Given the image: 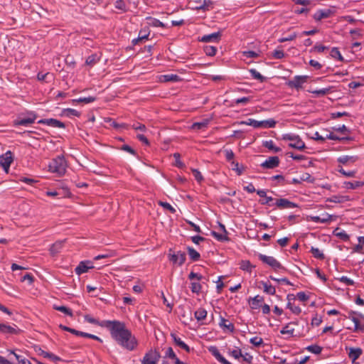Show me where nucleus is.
<instances>
[{"label": "nucleus", "instance_id": "39", "mask_svg": "<svg viewBox=\"0 0 364 364\" xmlns=\"http://www.w3.org/2000/svg\"><path fill=\"white\" fill-rule=\"evenodd\" d=\"M95 100H96V97H95L89 96L87 97H80L78 99H73L72 100V102L73 103L83 102V103H85V104H88V103L93 102Z\"/></svg>", "mask_w": 364, "mask_h": 364}, {"label": "nucleus", "instance_id": "33", "mask_svg": "<svg viewBox=\"0 0 364 364\" xmlns=\"http://www.w3.org/2000/svg\"><path fill=\"white\" fill-rule=\"evenodd\" d=\"M99 61H100V57L97 55V54L95 53V54H92V55H89L87 58V59L85 60V64L87 65H90V66H93Z\"/></svg>", "mask_w": 364, "mask_h": 364}, {"label": "nucleus", "instance_id": "11", "mask_svg": "<svg viewBox=\"0 0 364 364\" xmlns=\"http://www.w3.org/2000/svg\"><path fill=\"white\" fill-rule=\"evenodd\" d=\"M21 330L16 324L13 326L0 323V333L4 335H18Z\"/></svg>", "mask_w": 364, "mask_h": 364}, {"label": "nucleus", "instance_id": "26", "mask_svg": "<svg viewBox=\"0 0 364 364\" xmlns=\"http://www.w3.org/2000/svg\"><path fill=\"white\" fill-rule=\"evenodd\" d=\"M264 301V298L259 295H257L251 299L250 306L252 309H257L261 306L262 302Z\"/></svg>", "mask_w": 364, "mask_h": 364}, {"label": "nucleus", "instance_id": "12", "mask_svg": "<svg viewBox=\"0 0 364 364\" xmlns=\"http://www.w3.org/2000/svg\"><path fill=\"white\" fill-rule=\"evenodd\" d=\"M38 124H46L48 126L61 129H64L65 127V124L63 122L53 118L40 119L38 121Z\"/></svg>", "mask_w": 364, "mask_h": 364}, {"label": "nucleus", "instance_id": "5", "mask_svg": "<svg viewBox=\"0 0 364 364\" xmlns=\"http://www.w3.org/2000/svg\"><path fill=\"white\" fill-rule=\"evenodd\" d=\"M258 257L263 263L268 264L274 270H286V269L281 264V263L272 256H267L262 254H259Z\"/></svg>", "mask_w": 364, "mask_h": 364}, {"label": "nucleus", "instance_id": "4", "mask_svg": "<svg viewBox=\"0 0 364 364\" xmlns=\"http://www.w3.org/2000/svg\"><path fill=\"white\" fill-rule=\"evenodd\" d=\"M283 140L290 141L289 146L298 150L305 149V143L301 140L299 135L294 134H285L282 136Z\"/></svg>", "mask_w": 364, "mask_h": 364}, {"label": "nucleus", "instance_id": "18", "mask_svg": "<svg viewBox=\"0 0 364 364\" xmlns=\"http://www.w3.org/2000/svg\"><path fill=\"white\" fill-rule=\"evenodd\" d=\"M90 264V261L80 262L78 266L75 268V273L78 275H80L85 272H87L88 269L93 268Z\"/></svg>", "mask_w": 364, "mask_h": 364}, {"label": "nucleus", "instance_id": "21", "mask_svg": "<svg viewBox=\"0 0 364 364\" xmlns=\"http://www.w3.org/2000/svg\"><path fill=\"white\" fill-rule=\"evenodd\" d=\"M228 321L225 319L223 317H220L219 326L220 328H222L224 331L228 330L231 333H233L235 331V326L234 324L232 323H228Z\"/></svg>", "mask_w": 364, "mask_h": 364}, {"label": "nucleus", "instance_id": "9", "mask_svg": "<svg viewBox=\"0 0 364 364\" xmlns=\"http://www.w3.org/2000/svg\"><path fill=\"white\" fill-rule=\"evenodd\" d=\"M171 249L169 250L168 258L173 264H177L178 266L183 264L186 259V255L184 252L178 251L176 253H171Z\"/></svg>", "mask_w": 364, "mask_h": 364}, {"label": "nucleus", "instance_id": "2", "mask_svg": "<svg viewBox=\"0 0 364 364\" xmlns=\"http://www.w3.org/2000/svg\"><path fill=\"white\" fill-rule=\"evenodd\" d=\"M66 161L63 156H58L53 159L48 165L49 171L61 176L66 171Z\"/></svg>", "mask_w": 364, "mask_h": 364}, {"label": "nucleus", "instance_id": "35", "mask_svg": "<svg viewBox=\"0 0 364 364\" xmlns=\"http://www.w3.org/2000/svg\"><path fill=\"white\" fill-rule=\"evenodd\" d=\"M210 119H205L202 122H195L192 124V129H201L208 127Z\"/></svg>", "mask_w": 364, "mask_h": 364}, {"label": "nucleus", "instance_id": "3", "mask_svg": "<svg viewBox=\"0 0 364 364\" xmlns=\"http://www.w3.org/2000/svg\"><path fill=\"white\" fill-rule=\"evenodd\" d=\"M237 124H245L252 126L254 128H273L275 127L277 122L273 119H269L263 121H257L254 119H248L247 121L237 122Z\"/></svg>", "mask_w": 364, "mask_h": 364}, {"label": "nucleus", "instance_id": "60", "mask_svg": "<svg viewBox=\"0 0 364 364\" xmlns=\"http://www.w3.org/2000/svg\"><path fill=\"white\" fill-rule=\"evenodd\" d=\"M338 172L341 173L342 175L346 176V177H353L355 176L356 171H345L342 167L338 168Z\"/></svg>", "mask_w": 364, "mask_h": 364}, {"label": "nucleus", "instance_id": "29", "mask_svg": "<svg viewBox=\"0 0 364 364\" xmlns=\"http://www.w3.org/2000/svg\"><path fill=\"white\" fill-rule=\"evenodd\" d=\"M187 251H188L189 257L192 261L196 262L200 259V255L195 249H193L191 247H188Z\"/></svg>", "mask_w": 364, "mask_h": 364}, {"label": "nucleus", "instance_id": "24", "mask_svg": "<svg viewBox=\"0 0 364 364\" xmlns=\"http://www.w3.org/2000/svg\"><path fill=\"white\" fill-rule=\"evenodd\" d=\"M38 354L46 358H48L54 362L61 360V358L60 357L55 355V354H53L52 353L45 351V350H42L41 348H39Z\"/></svg>", "mask_w": 364, "mask_h": 364}, {"label": "nucleus", "instance_id": "42", "mask_svg": "<svg viewBox=\"0 0 364 364\" xmlns=\"http://www.w3.org/2000/svg\"><path fill=\"white\" fill-rule=\"evenodd\" d=\"M346 188L348 189H356L358 188L362 187L364 186V182L363 181H353V182H346L345 183Z\"/></svg>", "mask_w": 364, "mask_h": 364}, {"label": "nucleus", "instance_id": "44", "mask_svg": "<svg viewBox=\"0 0 364 364\" xmlns=\"http://www.w3.org/2000/svg\"><path fill=\"white\" fill-rule=\"evenodd\" d=\"M230 163H231L232 169L233 171H235L238 176H240L243 173L244 166H240L239 163L237 161H235L234 160L232 161Z\"/></svg>", "mask_w": 364, "mask_h": 364}, {"label": "nucleus", "instance_id": "57", "mask_svg": "<svg viewBox=\"0 0 364 364\" xmlns=\"http://www.w3.org/2000/svg\"><path fill=\"white\" fill-rule=\"evenodd\" d=\"M11 353L14 355L19 364H31L28 359L23 358L21 355L15 353L14 351L11 350Z\"/></svg>", "mask_w": 364, "mask_h": 364}, {"label": "nucleus", "instance_id": "58", "mask_svg": "<svg viewBox=\"0 0 364 364\" xmlns=\"http://www.w3.org/2000/svg\"><path fill=\"white\" fill-rule=\"evenodd\" d=\"M250 343L253 346L258 347L263 344V339L261 337L255 336L250 338Z\"/></svg>", "mask_w": 364, "mask_h": 364}, {"label": "nucleus", "instance_id": "28", "mask_svg": "<svg viewBox=\"0 0 364 364\" xmlns=\"http://www.w3.org/2000/svg\"><path fill=\"white\" fill-rule=\"evenodd\" d=\"M331 139V140H335V141H352L353 137L350 136H343L340 137L334 134L333 133H330L329 134L326 135V139Z\"/></svg>", "mask_w": 364, "mask_h": 364}, {"label": "nucleus", "instance_id": "32", "mask_svg": "<svg viewBox=\"0 0 364 364\" xmlns=\"http://www.w3.org/2000/svg\"><path fill=\"white\" fill-rule=\"evenodd\" d=\"M213 8V2L210 0H203V1L198 6H196L197 10L208 11Z\"/></svg>", "mask_w": 364, "mask_h": 364}, {"label": "nucleus", "instance_id": "46", "mask_svg": "<svg viewBox=\"0 0 364 364\" xmlns=\"http://www.w3.org/2000/svg\"><path fill=\"white\" fill-rule=\"evenodd\" d=\"M306 349L312 353L318 355L321 353L323 348L318 345H311L307 346Z\"/></svg>", "mask_w": 364, "mask_h": 364}, {"label": "nucleus", "instance_id": "59", "mask_svg": "<svg viewBox=\"0 0 364 364\" xmlns=\"http://www.w3.org/2000/svg\"><path fill=\"white\" fill-rule=\"evenodd\" d=\"M166 357H168L171 359H173L174 362L176 361L177 359H178L176 357V353H174L173 348L171 347H168L166 352Z\"/></svg>", "mask_w": 364, "mask_h": 364}, {"label": "nucleus", "instance_id": "23", "mask_svg": "<svg viewBox=\"0 0 364 364\" xmlns=\"http://www.w3.org/2000/svg\"><path fill=\"white\" fill-rule=\"evenodd\" d=\"M212 355L222 364H226L228 360H226L219 352L216 347H211L210 349Z\"/></svg>", "mask_w": 364, "mask_h": 364}, {"label": "nucleus", "instance_id": "17", "mask_svg": "<svg viewBox=\"0 0 364 364\" xmlns=\"http://www.w3.org/2000/svg\"><path fill=\"white\" fill-rule=\"evenodd\" d=\"M348 355L352 363H354L363 353V350L360 348H346Z\"/></svg>", "mask_w": 364, "mask_h": 364}, {"label": "nucleus", "instance_id": "56", "mask_svg": "<svg viewBox=\"0 0 364 364\" xmlns=\"http://www.w3.org/2000/svg\"><path fill=\"white\" fill-rule=\"evenodd\" d=\"M159 205L164 209L169 210L171 213H176V209L167 202L159 201Z\"/></svg>", "mask_w": 364, "mask_h": 364}, {"label": "nucleus", "instance_id": "47", "mask_svg": "<svg viewBox=\"0 0 364 364\" xmlns=\"http://www.w3.org/2000/svg\"><path fill=\"white\" fill-rule=\"evenodd\" d=\"M253 267H254L251 264L250 262L248 260H242L241 262L240 269L244 271L251 272Z\"/></svg>", "mask_w": 364, "mask_h": 364}, {"label": "nucleus", "instance_id": "6", "mask_svg": "<svg viewBox=\"0 0 364 364\" xmlns=\"http://www.w3.org/2000/svg\"><path fill=\"white\" fill-rule=\"evenodd\" d=\"M160 358V353L156 349H151L144 355L141 364H157Z\"/></svg>", "mask_w": 364, "mask_h": 364}, {"label": "nucleus", "instance_id": "16", "mask_svg": "<svg viewBox=\"0 0 364 364\" xmlns=\"http://www.w3.org/2000/svg\"><path fill=\"white\" fill-rule=\"evenodd\" d=\"M275 204H276V205L278 208H279L281 209H284V208H297L298 207V205L296 203H294L289 200L287 198L278 199V200H277Z\"/></svg>", "mask_w": 364, "mask_h": 364}, {"label": "nucleus", "instance_id": "15", "mask_svg": "<svg viewBox=\"0 0 364 364\" xmlns=\"http://www.w3.org/2000/svg\"><path fill=\"white\" fill-rule=\"evenodd\" d=\"M333 14V11L330 9L318 10L314 14V18L316 21H321L323 18H327Z\"/></svg>", "mask_w": 364, "mask_h": 364}, {"label": "nucleus", "instance_id": "13", "mask_svg": "<svg viewBox=\"0 0 364 364\" xmlns=\"http://www.w3.org/2000/svg\"><path fill=\"white\" fill-rule=\"evenodd\" d=\"M280 161L278 156H270L265 161H264L261 166L264 168H274L276 167H278L279 165Z\"/></svg>", "mask_w": 364, "mask_h": 364}, {"label": "nucleus", "instance_id": "51", "mask_svg": "<svg viewBox=\"0 0 364 364\" xmlns=\"http://www.w3.org/2000/svg\"><path fill=\"white\" fill-rule=\"evenodd\" d=\"M65 114L68 117L75 116L79 117L80 116V112L76 109L67 108L63 110Z\"/></svg>", "mask_w": 364, "mask_h": 364}, {"label": "nucleus", "instance_id": "61", "mask_svg": "<svg viewBox=\"0 0 364 364\" xmlns=\"http://www.w3.org/2000/svg\"><path fill=\"white\" fill-rule=\"evenodd\" d=\"M224 152H225V159L228 161L231 162L232 161L234 160L235 154L232 151V150L225 149L224 151Z\"/></svg>", "mask_w": 364, "mask_h": 364}, {"label": "nucleus", "instance_id": "54", "mask_svg": "<svg viewBox=\"0 0 364 364\" xmlns=\"http://www.w3.org/2000/svg\"><path fill=\"white\" fill-rule=\"evenodd\" d=\"M355 314V311H350L349 318L352 320V321L355 324L354 331H357L358 329H360V321L359 319L353 316V315Z\"/></svg>", "mask_w": 364, "mask_h": 364}, {"label": "nucleus", "instance_id": "22", "mask_svg": "<svg viewBox=\"0 0 364 364\" xmlns=\"http://www.w3.org/2000/svg\"><path fill=\"white\" fill-rule=\"evenodd\" d=\"M171 336L172 337L176 345L179 346L181 348L185 350L186 352L189 353L191 349L189 346L186 344L180 338H178L175 333H171Z\"/></svg>", "mask_w": 364, "mask_h": 364}, {"label": "nucleus", "instance_id": "52", "mask_svg": "<svg viewBox=\"0 0 364 364\" xmlns=\"http://www.w3.org/2000/svg\"><path fill=\"white\" fill-rule=\"evenodd\" d=\"M149 38V34H144V36H142V30L139 31V36L136 38H134L132 41V43L135 46L138 44L139 42L142 41L143 40H146Z\"/></svg>", "mask_w": 364, "mask_h": 364}, {"label": "nucleus", "instance_id": "64", "mask_svg": "<svg viewBox=\"0 0 364 364\" xmlns=\"http://www.w3.org/2000/svg\"><path fill=\"white\" fill-rule=\"evenodd\" d=\"M132 129H134L135 130H139V131L143 132L146 131V126L144 124H143L139 123V122L134 123L132 125Z\"/></svg>", "mask_w": 364, "mask_h": 364}, {"label": "nucleus", "instance_id": "48", "mask_svg": "<svg viewBox=\"0 0 364 364\" xmlns=\"http://www.w3.org/2000/svg\"><path fill=\"white\" fill-rule=\"evenodd\" d=\"M250 73L251 76L256 80H258L259 82H262L265 80V77L262 75L259 72H257L255 69H250Z\"/></svg>", "mask_w": 364, "mask_h": 364}, {"label": "nucleus", "instance_id": "14", "mask_svg": "<svg viewBox=\"0 0 364 364\" xmlns=\"http://www.w3.org/2000/svg\"><path fill=\"white\" fill-rule=\"evenodd\" d=\"M221 33L220 31L204 35L200 38L201 42H215L218 43L221 38Z\"/></svg>", "mask_w": 364, "mask_h": 364}, {"label": "nucleus", "instance_id": "55", "mask_svg": "<svg viewBox=\"0 0 364 364\" xmlns=\"http://www.w3.org/2000/svg\"><path fill=\"white\" fill-rule=\"evenodd\" d=\"M287 307L291 311L296 315H299L301 312V308L299 306H293L291 301H288Z\"/></svg>", "mask_w": 364, "mask_h": 364}, {"label": "nucleus", "instance_id": "45", "mask_svg": "<svg viewBox=\"0 0 364 364\" xmlns=\"http://www.w3.org/2000/svg\"><path fill=\"white\" fill-rule=\"evenodd\" d=\"M211 235L218 241L224 242L229 241L230 238L228 237V234H220L216 232L215 231H212Z\"/></svg>", "mask_w": 364, "mask_h": 364}, {"label": "nucleus", "instance_id": "38", "mask_svg": "<svg viewBox=\"0 0 364 364\" xmlns=\"http://www.w3.org/2000/svg\"><path fill=\"white\" fill-rule=\"evenodd\" d=\"M310 252L313 255V256L316 259L323 260L325 258V256L322 250H319L318 247H312L311 248Z\"/></svg>", "mask_w": 364, "mask_h": 364}, {"label": "nucleus", "instance_id": "1", "mask_svg": "<svg viewBox=\"0 0 364 364\" xmlns=\"http://www.w3.org/2000/svg\"><path fill=\"white\" fill-rule=\"evenodd\" d=\"M103 326L109 330L112 338L122 348L132 351L138 346V341L125 323L119 321H107Z\"/></svg>", "mask_w": 364, "mask_h": 364}, {"label": "nucleus", "instance_id": "31", "mask_svg": "<svg viewBox=\"0 0 364 364\" xmlns=\"http://www.w3.org/2000/svg\"><path fill=\"white\" fill-rule=\"evenodd\" d=\"M261 284L263 286L264 291L270 295H274L276 293L275 287L272 284L265 282H261Z\"/></svg>", "mask_w": 364, "mask_h": 364}, {"label": "nucleus", "instance_id": "27", "mask_svg": "<svg viewBox=\"0 0 364 364\" xmlns=\"http://www.w3.org/2000/svg\"><path fill=\"white\" fill-rule=\"evenodd\" d=\"M357 156H342L338 159V161L341 164H346L347 163H354L358 161Z\"/></svg>", "mask_w": 364, "mask_h": 364}, {"label": "nucleus", "instance_id": "53", "mask_svg": "<svg viewBox=\"0 0 364 364\" xmlns=\"http://www.w3.org/2000/svg\"><path fill=\"white\" fill-rule=\"evenodd\" d=\"M289 323H287L284 327L282 328V329L280 331V333L282 335L288 334L289 336H293L294 329V328H289Z\"/></svg>", "mask_w": 364, "mask_h": 364}, {"label": "nucleus", "instance_id": "7", "mask_svg": "<svg viewBox=\"0 0 364 364\" xmlns=\"http://www.w3.org/2000/svg\"><path fill=\"white\" fill-rule=\"evenodd\" d=\"M308 76L306 75H296L292 80H289L287 85L290 88H294L299 90L302 88L303 85L307 81Z\"/></svg>", "mask_w": 364, "mask_h": 364}, {"label": "nucleus", "instance_id": "20", "mask_svg": "<svg viewBox=\"0 0 364 364\" xmlns=\"http://www.w3.org/2000/svg\"><path fill=\"white\" fill-rule=\"evenodd\" d=\"M181 80L180 76L176 74H167L161 75L159 77V80L161 82H178Z\"/></svg>", "mask_w": 364, "mask_h": 364}, {"label": "nucleus", "instance_id": "41", "mask_svg": "<svg viewBox=\"0 0 364 364\" xmlns=\"http://www.w3.org/2000/svg\"><path fill=\"white\" fill-rule=\"evenodd\" d=\"M53 309L55 310H57V311H59L62 313H64L65 314L69 316H73V311L70 309L65 306H57V305H54L53 306Z\"/></svg>", "mask_w": 364, "mask_h": 364}, {"label": "nucleus", "instance_id": "49", "mask_svg": "<svg viewBox=\"0 0 364 364\" xmlns=\"http://www.w3.org/2000/svg\"><path fill=\"white\" fill-rule=\"evenodd\" d=\"M114 7L117 9L122 11V12H126L127 10L126 3L123 0L116 1L114 3Z\"/></svg>", "mask_w": 364, "mask_h": 364}, {"label": "nucleus", "instance_id": "62", "mask_svg": "<svg viewBox=\"0 0 364 364\" xmlns=\"http://www.w3.org/2000/svg\"><path fill=\"white\" fill-rule=\"evenodd\" d=\"M192 172H193L195 179L198 182L200 183L202 181H203V177L201 173L198 169L193 168Z\"/></svg>", "mask_w": 364, "mask_h": 364}, {"label": "nucleus", "instance_id": "19", "mask_svg": "<svg viewBox=\"0 0 364 364\" xmlns=\"http://www.w3.org/2000/svg\"><path fill=\"white\" fill-rule=\"evenodd\" d=\"M350 200L348 196L343 195H334L326 199L327 202L335 203H343Z\"/></svg>", "mask_w": 364, "mask_h": 364}, {"label": "nucleus", "instance_id": "63", "mask_svg": "<svg viewBox=\"0 0 364 364\" xmlns=\"http://www.w3.org/2000/svg\"><path fill=\"white\" fill-rule=\"evenodd\" d=\"M191 289L193 293L199 294L201 290V285L198 282H192Z\"/></svg>", "mask_w": 364, "mask_h": 364}, {"label": "nucleus", "instance_id": "8", "mask_svg": "<svg viewBox=\"0 0 364 364\" xmlns=\"http://www.w3.org/2000/svg\"><path fill=\"white\" fill-rule=\"evenodd\" d=\"M28 117L26 118L18 117L17 119L14 121V126H28L34 123L37 118V114L34 112H28L27 113Z\"/></svg>", "mask_w": 364, "mask_h": 364}, {"label": "nucleus", "instance_id": "43", "mask_svg": "<svg viewBox=\"0 0 364 364\" xmlns=\"http://www.w3.org/2000/svg\"><path fill=\"white\" fill-rule=\"evenodd\" d=\"M63 247V243L62 242H55L50 248V254L54 256L57 253H58L60 252V250H61Z\"/></svg>", "mask_w": 364, "mask_h": 364}, {"label": "nucleus", "instance_id": "10", "mask_svg": "<svg viewBox=\"0 0 364 364\" xmlns=\"http://www.w3.org/2000/svg\"><path fill=\"white\" fill-rule=\"evenodd\" d=\"M13 162V154L11 151H7L5 154L0 156V165L6 173L9 172L11 164Z\"/></svg>", "mask_w": 364, "mask_h": 364}, {"label": "nucleus", "instance_id": "30", "mask_svg": "<svg viewBox=\"0 0 364 364\" xmlns=\"http://www.w3.org/2000/svg\"><path fill=\"white\" fill-rule=\"evenodd\" d=\"M196 319L198 321L205 319L207 316V311L203 308H200L194 313Z\"/></svg>", "mask_w": 364, "mask_h": 364}, {"label": "nucleus", "instance_id": "50", "mask_svg": "<svg viewBox=\"0 0 364 364\" xmlns=\"http://www.w3.org/2000/svg\"><path fill=\"white\" fill-rule=\"evenodd\" d=\"M217 48L215 46H207L204 47V52L208 56H214L216 54Z\"/></svg>", "mask_w": 364, "mask_h": 364}, {"label": "nucleus", "instance_id": "34", "mask_svg": "<svg viewBox=\"0 0 364 364\" xmlns=\"http://www.w3.org/2000/svg\"><path fill=\"white\" fill-rule=\"evenodd\" d=\"M263 146L273 151L275 153L279 152L282 150L279 147H277L274 145L272 140L263 141Z\"/></svg>", "mask_w": 364, "mask_h": 364}, {"label": "nucleus", "instance_id": "25", "mask_svg": "<svg viewBox=\"0 0 364 364\" xmlns=\"http://www.w3.org/2000/svg\"><path fill=\"white\" fill-rule=\"evenodd\" d=\"M333 234L342 241L346 242L349 240V235L339 228H336L333 230Z\"/></svg>", "mask_w": 364, "mask_h": 364}, {"label": "nucleus", "instance_id": "37", "mask_svg": "<svg viewBox=\"0 0 364 364\" xmlns=\"http://www.w3.org/2000/svg\"><path fill=\"white\" fill-rule=\"evenodd\" d=\"M331 91V87H326L320 90H315L311 91V92L314 95L315 97H323L327 94H328Z\"/></svg>", "mask_w": 364, "mask_h": 364}, {"label": "nucleus", "instance_id": "40", "mask_svg": "<svg viewBox=\"0 0 364 364\" xmlns=\"http://www.w3.org/2000/svg\"><path fill=\"white\" fill-rule=\"evenodd\" d=\"M330 55L333 58L337 59L338 60H339L341 62L344 61L343 57L341 54L338 48L336 47H334L331 49Z\"/></svg>", "mask_w": 364, "mask_h": 364}, {"label": "nucleus", "instance_id": "36", "mask_svg": "<svg viewBox=\"0 0 364 364\" xmlns=\"http://www.w3.org/2000/svg\"><path fill=\"white\" fill-rule=\"evenodd\" d=\"M84 318L87 322L92 323V324L100 326L101 327H105V326H103V324L107 321H103L102 322H100L98 320L93 318L92 316H91L89 314L85 315Z\"/></svg>", "mask_w": 364, "mask_h": 364}]
</instances>
